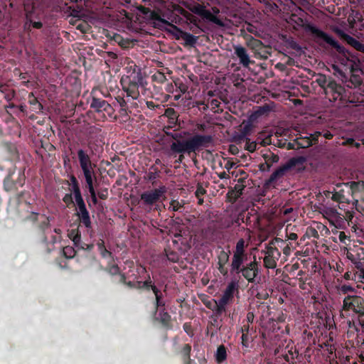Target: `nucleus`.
Masks as SVG:
<instances>
[{"label":"nucleus","mask_w":364,"mask_h":364,"mask_svg":"<svg viewBox=\"0 0 364 364\" xmlns=\"http://www.w3.org/2000/svg\"><path fill=\"white\" fill-rule=\"evenodd\" d=\"M321 135V133L320 132H316L314 134H309V137L312 140L313 144H316V142L318 141V136H320Z\"/></svg>","instance_id":"obj_61"},{"label":"nucleus","mask_w":364,"mask_h":364,"mask_svg":"<svg viewBox=\"0 0 364 364\" xmlns=\"http://www.w3.org/2000/svg\"><path fill=\"white\" fill-rule=\"evenodd\" d=\"M263 158L266 162L267 170H269L270 167L279 161V157L271 151L266 153L263 155Z\"/></svg>","instance_id":"obj_24"},{"label":"nucleus","mask_w":364,"mask_h":364,"mask_svg":"<svg viewBox=\"0 0 364 364\" xmlns=\"http://www.w3.org/2000/svg\"><path fill=\"white\" fill-rule=\"evenodd\" d=\"M344 91L343 87L336 83L334 80H331L328 82L326 88V93H328V92L332 94H336L338 96H341Z\"/></svg>","instance_id":"obj_22"},{"label":"nucleus","mask_w":364,"mask_h":364,"mask_svg":"<svg viewBox=\"0 0 364 364\" xmlns=\"http://www.w3.org/2000/svg\"><path fill=\"white\" fill-rule=\"evenodd\" d=\"M196 41L197 37L186 32H183V41L186 46H192L196 43Z\"/></svg>","instance_id":"obj_40"},{"label":"nucleus","mask_w":364,"mask_h":364,"mask_svg":"<svg viewBox=\"0 0 364 364\" xmlns=\"http://www.w3.org/2000/svg\"><path fill=\"white\" fill-rule=\"evenodd\" d=\"M295 142L299 148H308L311 146L313 143L309 136L299 137L295 139Z\"/></svg>","instance_id":"obj_31"},{"label":"nucleus","mask_w":364,"mask_h":364,"mask_svg":"<svg viewBox=\"0 0 364 364\" xmlns=\"http://www.w3.org/2000/svg\"><path fill=\"white\" fill-rule=\"evenodd\" d=\"M76 204L78 208V212L77 215L79 217L80 221L86 228H89L91 227V220L90 213L86 208L85 203L82 198L75 199Z\"/></svg>","instance_id":"obj_14"},{"label":"nucleus","mask_w":364,"mask_h":364,"mask_svg":"<svg viewBox=\"0 0 364 364\" xmlns=\"http://www.w3.org/2000/svg\"><path fill=\"white\" fill-rule=\"evenodd\" d=\"M343 309L347 311L352 309L360 316H364V300L360 296H348L343 300Z\"/></svg>","instance_id":"obj_9"},{"label":"nucleus","mask_w":364,"mask_h":364,"mask_svg":"<svg viewBox=\"0 0 364 364\" xmlns=\"http://www.w3.org/2000/svg\"><path fill=\"white\" fill-rule=\"evenodd\" d=\"M245 255L234 254L231 262V273L240 274L244 263Z\"/></svg>","instance_id":"obj_17"},{"label":"nucleus","mask_w":364,"mask_h":364,"mask_svg":"<svg viewBox=\"0 0 364 364\" xmlns=\"http://www.w3.org/2000/svg\"><path fill=\"white\" fill-rule=\"evenodd\" d=\"M41 218L42 220H41V221L38 224V229L43 233H44L46 230L48 229L50 227V218L46 216V215H41ZM42 241L44 243H47V242H48V238L45 235V234H43V237Z\"/></svg>","instance_id":"obj_23"},{"label":"nucleus","mask_w":364,"mask_h":364,"mask_svg":"<svg viewBox=\"0 0 364 364\" xmlns=\"http://www.w3.org/2000/svg\"><path fill=\"white\" fill-rule=\"evenodd\" d=\"M146 269L142 265H139L136 269L128 272L127 278L131 279L133 281H140V278H144V274H146ZM147 278V276L146 277Z\"/></svg>","instance_id":"obj_18"},{"label":"nucleus","mask_w":364,"mask_h":364,"mask_svg":"<svg viewBox=\"0 0 364 364\" xmlns=\"http://www.w3.org/2000/svg\"><path fill=\"white\" fill-rule=\"evenodd\" d=\"M288 44H289V46L294 50H296L297 51L301 50V47L294 41H290L288 43Z\"/></svg>","instance_id":"obj_57"},{"label":"nucleus","mask_w":364,"mask_h":364,"mask_svg":"<svg viewBox=\"0 0 364 364\" xmlns=\"http://www.w3.org/2000/svg\"><path fill=\"white\" fill-rule=\"evenodd\" d=\"M165 193L164 187L145 191L141 195V200L145 205H151L158 202Z\"/></svg>","instance_id":"obj_11"},{"label":"nucleus","mask_w":364,"mask_h":364,"mask_svg":"<svg viewBox=\"0 0 364 364\" xmlns=\"http://www.w3.org/2000/svg\"><path fill=\"white\" fill-rule=\"evenodd\" d=\"M334 32L343 40L346 39V36H348V35L346 34L341 29L336 28L334 29Z\"/></svg>","instance_id":"obj_60"},{"label":"nucleus","mask_w":364,"mask_h":364,"mask_svg":"<svg viewBox=\"0 0 364 364\" xmlns=\"http://www.w3.org/2000/svg\"><path fill=\"white\" fill-rule=\"evenodd\" d=\"M88 148L90 150L80 149L77 151L80 167L83 174L95 172L94 168L96 167V165L92 163L91 160V156L93 155V151L90 143L88 144Z\"/></svg>","instance_id":"obj_8"},{"label":"nucleus","mask_w":364,"mask_h":364,"mask_svg":"<svg viewBox=\"0 0 364 364\" xmlns=\"http://www.w3.org/2000/svg\"><path fill=\"white\" fill-rule=\"evenodd\" d=\"M229 259V255L225 251H221L218 256V265H225Z\"/></svg>","instance_id":"obj_45"},{"label":"nucleus","mask_w":364,"mask_h":364,"mask_svg":"<svg viewBox=\"0 0 364 364\" xmlns=\"http://www.w3.org/2000/svg\"><path fill=\"white\" fill-rule=\"evenodd\" d=\"M173 348L176 354H178L181 352H182V345L181 343L180 336H177L174 338L173 341Z\"/></svg>","instance_id":"obj_43"},{"label":"nucleus","mask_w":364,"mask_h":364,"mask_svg":"<svg viewBox=\"0 0 364 364\" xmlns=\"http://www.w3.org/2000/svg\"><path fill=\"white\" fill-rule=\"evenodd\" d=\"M28 103L32 107L33 109L36 112L41 111L43 109V105L40 103L35 97L33 92H30L28 94Z\"/></svg>","instance_id":"obj_29"},{"label":"nucleus","mask_w":364,"mask_h":364,"mask_svg":"<svg viewBox=\"0 0 364 364\" xmlns=\"http://www.w3.org/2000/svg\"><path fill=\"white\" fill-rule=\"evenodd\" d=\"M169 31L176 37V39H180L182 38V29L178 28L176 26L171 25V28Z\"/></svg>","instance_id":"obj_49"},{"label":"nucleus","mask_w":364,"mask_h":364,"mask_svg":"<svg viewBox=\"0 0 364 364\" xmlns=\"http://www.w3.org/2000/svg\"><path fill=\"white\" fill-rule=\"evenodd\" d=\"M257 144L255 141L250 142L249 140L246 143V149L250 152H253L256 150Z\"/></svg>","instance_id":"obj_53"},{"label":"nucleus","mask_w":364,"mask_h":364,"mask_svg":"<svg viewBox=\"0 0 364 364\" xmlns=\"http://www.w3.org/2000/svg\"><path fill=\"white\" fill-rule=\"evenodd\" d=\"M165 252H166V257L169 262L176 263L179 261V255L177 252H176L173 250H166V249L165 250Z\"/></svg>","instance_id":"obj_39"},{"label":"nucleus","mask_w":364,"mask_h":364,"mask_svg":"<svg viewBox=\"0 0 364 364\" xmlns=\"http://www.w3.org/2000/svg\"><path fill=\"white\" fill-rule=\"evenodd\" d=\"M97 246L98 247V250H99L101 256L103 258H106L107 257L112 256V253L106 249L105 245V242L103 240H100V241H98L97 243Z\"/></svg>","instance_id":"obj_32"},{"label":"nucleus","mask_w":364,"mask_h":364,"mask_svg":"<svg viewBox=\"0 0 364 364\" xmlns=\"http://www.w3.org/2000/svg\"><path fill=\"white\" fill-rule=\"evenodd\" d=\"M212 141V136L209 135L196 134L193 137L183 141V153L195 152L201 147L208 146Z\"/></svg>","instance_id":"obj_6"},{"label":"nucleus","mask_w":364,"mask_h":364,"mask_svg":"<svg viewBox=\"0 0 364 364\" xmlns=\"http://www.w3.org/2000/svg\"><path fill=\"white\" fill-rule=\"evenodd\" d=\"M0 92L4 95L7 101H11L15 96V91L6 84L0 83Z\"/></svg>","instance_id":"obj_26"},{"label":"nucleus","mask_w":364,"mask_h":364,"mask_svg":"<svg viewBox=\"0 0 364 364\" xmlns=\"http://www.w3.org/2000/svg\"><path fill=\"white\" fill-rule=\"evenodd\" d=\"M189 9L199 15L200 16L203 17V18H205L206 20H208L210 22H213L215 23L216 25L219 26H224V23L219 19L218 17H216L215 15H213L210 11L206 10L205 9V6L200 5V4H194L192 6L189 7Z\"/></svg>","instance_id":"obj_10"},{"label":"nucleus","mask_w":364,"mask_h":364,"mask_svg":"<svg viewBox=\"0 0 364 364\" xmlns=\"http://www.w3.org/2000/svg\"><path fill=\"white\" fill-rule=\"evenodd\" d=\"M116 100L117 101L122 109L123 110H126L127 109L128 103L132 104V102L130 98L126 97V95L122 97L119 95L116 97Z\"/></svg>","instance_id":"obj_37"},{"label":"nucleus","mask_w":364,"mask_h":364,"mask_svg":"<svg viewBox=\"0 0 364 364\" xmlns=\"http://www.w3.org/2000/svg\"><path fill=\"white\" fill-rule=\"evenodd\" d=\"M83 176L85 179L86 187L88 189L89 192L95 191L94 187V181L96 180V176L95 172L84 173Z\"/></svg>","instance_id":"obj_27"},{"label":"nucleus","mask_w":364,"mask_h":364,"mask_svg":"<svg viewBox=\"0 0 364 364\" xmlns=\"http://www.w3.org/2000/svg\"><path fill=\"white\" fill-rule=\"evenodd\" d=\"M43 16V13L33 7L31 11L26 13L25 22L42 21Z\"/></svg>","instance_id":"obj_21"},{"label":"nucleus","mask_w":364,"mask_h":364,"mask_svg":"<svg viewBox=\"0 0 364 364\" xmlns=\"http://www.w3.org/2000/svg\"><path fill=\"white\" fill-rule=\"evenodd\" d=\"M303 26L306 31L310 32L313 35L316 42L321 46H324L323 43H326L335 48L339 53L345 54L346 48L326 33L309 23Z\"/></svg>","instance_id":"obj_4"},{"label":"nucleus","mask_w":364,"mask_h":364,"mask_svg":"<svg viewBox=\"0 0 364 364\" xmlns=\"http://www.w3.org/2000/svg\"><path fill=\"white\" fill-rule=\"evenodd\" d=\"M306 161L304 156L293 157L289 159L284 164L280 166L270 176L267 184H271L284 177L289 171L296 166L302 165Z\"/></svg>","instance_id":"obj_5"},{"label":"nucleus","mask_w":364,"mask_h":364,"mask_svg":"<svg viewBox=\"0 0 364 364\" xmlns=\"http://www.w3.org/2000/svg\"><path fill=\"white\" fill-rule=\"evenodd\" d=\"M350 82L355 85H360L362 82L361 80L358 79V76L356 75H353L350 77Z\"/></svg>","instance_id":"obj_63"},{"label":"nucleus","mask_w":364,"mask_h":364,"mask_svg":"<svg viewBox=\"0 0 364 364\" xmlns=\"http://www.w3.org/2000/svg\"><path fill=\"white\" fill-rule=\"evenodd\" d=\"M180 127V120L168 119V124L164 127V132L168 137H170L173 141L171 145V150L173 153L180 154L178 161L182 162V130L176 128Z\"/></svg>","instance_id":"obj_3"},{"label":"nucleus","mask_w":364,"mask_h":364,"mask_svg":"<svg viewBox=\"0 0 364 364\" xmlns=\"http://www.w3.org/2000/svg\"><path fill=\"white\" fill-rule=\"evenodd\" d=\"M14 173L10 172L4 180V188L6 192H11L18 190L16 181L13 179Z\"/></svg>","instance_id":"obj_20"},{"label":"nucleus","mask_w":364,"mask_h":364,"mask_svg":"<svg viewBox=\"0 0 364 364\" xmlns=\"http://www.w3.org/2000/svg\"><path fill=\"white\" fill-rule=\"evenodd\" d=\"M348 44L351 46L352 47H355V44L358 41H357L355 38H353L350 36H346V39L344 40Z\"/></svg>","instance_id":"obj_54"},{"label":"nucleus","mask_w":364,"mask_h":364,"mask_svg":"<svg viewBox=\"0 0 364 364\" xmlns=\"http://www.w3.org/2000/svg\"><path fill=\"white\" fill-rule=\"evenodd\" d=\"M244 188L245 186L243 184H236L234 189L228 193L229 197L232 198L234 201H235L242 195Z\"/></svg>","instance_id":"obj_30"},{"label":"nucleus","mask_w":364,"mask_h":364,"mask_svg":"<svg viewBox=\"0 0 364 364\" xmlns=\"http://www.w3.org/2000/svg\"><path fill=\"white\" fill-rule=\"evenodd\" d=\"M63 255L67 259H72L76 255V251L71 246H66L63 249Z\"/></svg>","instance_id":"obj_41"},{"label":"nucleus","mask_w":364,"mask_h":364,"mask_svg":"<svg viewBox=\"0 0 364 364\" xmlns=\"http://www.w3.org/2000/svg\"><path fill=\"white\" fill-rule=\"evenodd\" d=\"M227 304H222L221 301L218 300V302H216L217 309L216 311L218 314H220L225 311V306Z\"/></svg>","instance_id":"obj_59"},{"label":"nucleus","mask_w":364,"mask_h":364,"mask_svg":"<svg viewBox=\"0 0 364 364\" xmlns=\"http://www.w3.org/2000/svg\"><path fill=\"white\" fill-rule=\"evenodd\" d=\"M144 281H127V277L126 274H120L119 283L125 285L129 289H144L146 291L151 290L156 296V304L157 307L163 306L162 301V291L161 288L162 285L156 284L152 282L149 274H147V278L144 277Z\"/></svg>","instance_id":"obj_2"},{"label":"nucleus","mask_w":364,"mask_h":364,"mask_svg":"<svg viewBox=\"0 0 364 364\" xmlns=\"http://www.w3.org/2000/svg\"><path fill=\"white\" fill-rule=\"evenodd\" d=\"M108 190L107 188H104V189H102L99 193H98V196L100 199L102 200H106L107 198H108Z\"/></svg>","instance_id":"obj_56"},{"label":"nucleus","mask_w":364,"mask_h":364,"mask_svg":"<svg viewBox=\"0 0 364 364\" xmlns=\"http://www.w3.org/2000/svg\"><path fill=\"white\" fill-rule=\"evenodd\" d=\"M15 181L16 183V186H18V188L22 187L24 185V183H25L24 171L19 172L18 177Z\"/></svg>","instance_id":"obj_52"},{"label":"nucleus","mask_w":364,"mask_h":364,"mask_svg":"<svg viewBox=\"0 0 364 364\" xmlns=\"http://www.w3.org/2000/svg\"><path fill=\"white\" fill-rule=\"evenodd\" d=\"M122 90L126 93V97L130 98L132 101V107H137L138 102H140L139 87L144 88L146 84L144 77L140 70L136 73H134L127 77L121 80Z\"/></svg>","instance_id":"obj_1"},{"label":"nucleus","mask_w":364,"mask_h":364,"mask_svg":"<svg viewBox=\"0 0 364 364\" xmlns=\"http://www.w3.org/2000/svg\"><path fill=\"white\" fill-rule=\"evenodd\" d=\"M274 107V104L273 102L270 104H265L262 106L258 107L257 111L255 112V115L257 117L262 116V115H267L271 111L273 110Z\"/></svg>","instance_id":"obj_28"},{"label":"nucleus","mask_w":364,"mask_h":364,"mask_svg":"<svg viewBox=\"0 0 364 364\" xmlns=\"http://www.w3.org/2000/svg\"><path fill=\"white\" fill-rule=\"evenodd\" d=\"M226 359V349L224 346H220L216 352V360L221 363Z\"/></svg>","instance_id":"obj_38"},{"label":"nucleus","mask_w":364,"mask_h":364,"mask_svg":"<svg viewBox=\"0 0 364 364\" xmlns=\"http://www.w3.org/2000/svg\"><path fill=\"white\" fill-rule=\"evenodd\" d=\"M264 264L265 267L269 269H274L277 266V262L274 257H264Z\"/></svg>","instance_id":"obj_44"},{"label":"nucleus","mask_w":364,"mask_h":364,"mask_svg":"<svg viewBox=\"0 0 364 364\" xmlns=\"http://www.w3.org/2000/svg\"><path fill=\"white\" fill-rule=\"evenodd\" d=\"M274 252H277V255H280V253L278 252V250L275 247H269L267 248V256L274 257Z\"/></svg>","instance_id":"obj_58"},{"label":"nucleus","mask_w":364,"mask_h":364,"mask_svg":"<svg viewBox=\"0 0 364 364\" xmlns=\"http://www.w3.org/2000/svg\"><path fill=\"white\" fill-rule=\"evenodd\" d=\"M342 188L338 191H336L333 193L331 196V199L336 202L339 203H349V200L346 196V193H353L355 191H356L359 186H361L362 188L364 189V181L359 182H350V186H348V183H344L343 185L337 186L338 188Z\"/></svg>","instance_id":"obj_7"},{"label":"nucleus","mask_w":364,"mask_h":364,"mask_svg":"<svg viewBox=\"0 0 364 364\" xmlns=\"http://www.w3.org/2000/svg\"><path fill=\"white\" fill-rule=\"evenodd\" d=\"M348 44L351 46L352 47H355V44L358 41H357L355 38H353L350 36H346V39L344 40Z\"/></svg>","instance_id":"obj_55"},{"label":"nucleus","mask_w":364,"mask_h":364,"mask_svg":"<svg viewBox=\"0 0 364 364\" xmlns=\"http://www.w3.org/2000/svg\"><path fill=\"white\" fill-rule=\"evenodd\" d=\"M316 82H318V84L321 87H325V85H326V84L327 82H326V76L325 75H321V77L316 80Z\"/></svg>","instance_id":"obj_62"},{"label":"nucleus","mask_w":364,"mask_h":364,"mask_svg":"<svg viewBox=\"0 0 364 364\" xmlns=\"http://www.w3.org/2000/svg\"><path fill=\"white\" fill-rule=\"evenodd\" d=\"M43 27V23L41 21L25 22L23 25L24 30L26 32H30L31 28L41 29Z\"/></svg>","instance_id":"obj_33"},{"label":"nucleus","mask_w":364,"mask_h":364,"mask_svg":"<svg viewBox=\"0 0 364 364\" xmlns=\"http://www.w3.org/2000/svg\"><path fill=\"white\" fill-rule=\"evenodd\" d=\"M70 237L72 239V240L74 242V245L77 247H80L82 245L81 243V235L79 233L78 230L76 231L75 230H73L69 234Z\"/></svg>","instance_id":"obj_36"},{"label":"nucleus","mask_w":364,"mask_h":364,"mask_svg":"<svg viewBox=\"0 0 364 364\" xmlns=\"http://www.w3.org/2000/svg\"><path fill=\"white\" fill-rule=\"evenodd\" d=\"M63 201L66 204V206L68 208L74 205L73 198L71 193H66L63 198Z\"/></svg>","instance_id":"obj_51"},{"label":"nucleus","mask_w":364,"mask_h":364,"mask_svg":"<svg viewBox=\"0 0 364 364\" xmlns=\"http://www.w3.org/2000/svg\"><path fill=\"white\" fill-rule=\"evenodd\" d=\"M236 286L235 282H231L228 285L222 297L219 299L222 304H228L232 299Z\"/></svg>","instance_id":"obj_19"},{"label":"nucleus","mask_w":364,"mask_h":364,"mask_svg":"<svg viewBox=\"0 0 364 364\" xmlns=\"http://www.w3.org/2000/svg\"><path fill=\"white\" fill-rule=\"evenodd\" d=\"M4 147L11 154V156L15 157L18 155L16 147L11 143H4Z\"/></svg>","instance_id":"obj_46"},{"label":"nucleus","mask_w":364,"mask_h":364,"mask_svg":"<svg viewBox=\"0 0 364 364\" xmlns=\"http://www.w3.org/2000/svg\"><path fill=\"white\" fill-rule=\"evenodd\" d=\"M165 115L168 119H177L178 118V114L175 111L173 108L168 107L165 110Z\"/></svg>","instance_id":"obj_48"},{"label":"nucleus","mask_w":364,"mask_h":364,"mask_svg":"<svg viewBox=\"0 0 364 364\" xmlns=\"http://www.w3.org/2000/svg\"><path fill=\"white\" fill-rule=\"evenodd\" d=\"M90 107L96 112H105L109 117H112L114 114V109L106 100L92 97L90 102Z\"/></svg>","instance_id":"obj_12"},{"label":"nucleus","mask_w":364,"mask_h":364,"mask_svg":"<svg viewBox=\"0 0 364 364\" xmlns=\"http://www.w3.org/2000/svg\"><path fill=\"white\" fill-rule=\"evenodd\" d=\"M235 54L240 60V63L245 68H248L250 64L252 62L250 60V56L247 50L239 45L234 46Z\"/></svg>","instance_id":"obj_16"},{"label":"nucleus","mask_w":364,"mask_h":364,"mask_svg":"<svg viewBox=\"0 0 364 364\" xmlns=\"http://www.w3.org/2000/svg\"><path fill=\"white\" fill-rule=\"evenodd\" d=\"M70 191L73 193L75 199L82 198L79 183L77 184L71 185Z\"/></svg>","instance_id":"obj_50"},{"label":"nucleus","mask_w":364,"mask_h":364,"mask_svg":"<svg viewBox=\"0 0 364 364\" xmlns=\"http://www.w3.org/2000/svg\"><path fill=\"white\" fill-rule=\"evenodd\" d=\"M192 189H194L193 187H191ZM194 195L196 198L198 199V204L201 205L203 203V199L201 198V196L204 195L206 193V191L204 188L202 187V186H199V184L197 185L196 189L194 191Z\"/></svg>","instance_id":"obj_35"},{"label":"nucleus","mask_w":364,"mask_h":364,"mask_svg":"<svg viewBox=\"0 0 364 364\" xmlns=\"http://www.w3.org/2000/svg\"><path fill=\"white\" fill-rule=\"evenodd\" d=\"M113 40L123 48H128L133 45V42L132 41L128 38H124L122 36L118 33L114 34Z\"/></svg>","instance_id":"obj_25"},{"label":"nucleus","mask_w":364,"mask_h":364,"mask_svg":"<svg viewBox=\"0 0 364 364\" xmlns=\"http://www.w3.org/2000/svg\"><path fill=\"white\" fill-rule=\"evenodd\" d=\"M151 79L154 82L163 83L166 80L165 74L163 72L157 71L152 76Z\"/></svg>","instance_id":"obj_42"},{"label":"nucleus","mask_w":364,"mask_h":364,"mask_svg":"<svg viewBox=\"0 0 364 364\" xmlns=\"http://www.w3.org/2000/svg\"><path fill=\"white\" fill-rule=\"evenodd\" d=\"M164 292H166V288L162 291L163 306L160 307L156 306V297L154 298V306L156 314V319L159 321L163 324V326H168L171 321V316L168 314V312L165 311L164 306L166 302L164 297Z\"/></svg>","instance_id":"obj_15"},{"label":"nucleus","mask_w":364,"mask_h":364,"mask_svg":"<svg viewBox=\"0 0 364 364\" xmlns=\"http://www.w3.org/2000/svg\"><path fill=\"white\" fill-rule=\"evenodd\" d=\"M240 273L249 282H255L259 273L258 263L256 262L255 257H254V261L242 266Z\"/></svg>","instance_id":"obj_13"},{"label":"nucleus","mask_w":364,"mask_h":364,"mask_svg":"<svg viewBox=\"0 0 364 364\" xmlns=\"http://www.w3.org/2000/svg\"><path fill=\"white\" fill-rule=\"evenodd\" d=\"M244 247H245V241L243 239H240L236 245V250L234 254H237L239 255H245L244 253Z\"/></svg>","instance_id":"obj_47"},{"label":"nucleus","mask_w":364,"mask_h":364,"mask_svg":"<svg viewBox=\"0 0 364 364\" xmlns=\"http://www.w3.org/2000/svg\"><path fill=\"white\" fill-rule=\"evenodd\" d=\"M105 270L111 275H119L120 274H122L123 273H122L120 272V268L116 264H110V263H108Z\"/></svg>","instance_id":"obj_34"},{"label":"nucleus","mask_w":364,"mask_h":364,"mask_svg":"<svg viewBox=\"0 0 364 364\" xmlns=\"http://www.w3.org/2000/svg\"><path fill=\"white\" fill-rule=\"evenodd\" d=\"M354 48L364 53V45L360 43L359 41L357 42Z\"/></svg>","instance_id":"obj_64"}]
</instances>
